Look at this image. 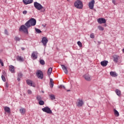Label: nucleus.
I'll list each match as a JSON object with an SVG mask.
<instances>
[{
  "label": "nucleus",
  "mask_w": 124,
  "mask_h": 124,
  "mask_svg": "<svg viewBox=\"0 0 124 124\" xmlns=\"http://www.w3.org/2000/svg\"><path fill=\"white\" fill-rule=\"evenodd\" d=\"M35 25H36V20L33 18H31L25 24V26L27 28H31V26H35Z\"/></svg>",
  "instance_id": "1"
},
{
  "label": "nucleus",
  "mask_w": 124,
  "mask_h": 124,
  "mask_svg": "<svg viewBox=\"0 0 124 124\" xmlns=\"http://www.w3.org/2000/svg\"><path fill=\"white\" fill-rule=\"evenodd\" d=\"M61 65L65 74H68V70L67 69H69L70 70H71L70 67H71L72 64L67 63L64 65L61 64Z\"/></svg>",
  "instance_id": "2"
},
{
  "label": "nucleus",
  "mask_w": 124,
  "mask_h": 124,
  "mask_svg": "<svg viewBox=\"0 0 124 124\" xmlns=\"http://www.w3.org/2000/svg\"><path fill=\"white\" fill-rule=\"evenodd\" d=\"M74 5L78 9H82L83 8V3L80 0H77L74 3Z\"/></svg>",
  "instance_id": "3"
},
{
  "label": "nucleus",
  "mask_w": 124,
  "mask_h": 124,
  "mask_svg": "<svg viewBox=\"0 0 124 124\" xmlns=\"http://www.w3.org/2000/svg\"><path fill=\"white\" fill-rule=\"evenodd\" d=\"M29 28H28L26 25H21L19 28V31H23V32L29 33L28 31V29Z\"/></svg>",
  "instance_id": "4"
},
{
  "label": "nucleus",
  "mask_w": 124,
  "mask_h": 124,
  "mask_svg": "<svg viewBox=\"0 0 124 124\" xmlns=\"http://www.w3.org/2000/svg\"><path fill=\"white\" fill-rule=\"evenodd\" d=\"M34 6L36 9H37V10H41V9H43V6H42L40 3L37 2H35L34 3Z\"/></svg>",
  "instance_id": "5"
},
{
  "label": "nucleus",
  "mask_w": 124,
  "mask_h": 124,
  "mask_svg": "<svg viewBox=\"0 0 124 124\" xmlns=\"http://www.w3.org/2000/svg\"><path fill=\"white\" fill-rule=\"evenodd\" d=\"M42 110L43 112L45 113H47V114H52L53 112H52V110L48 107H46L44 108H42Z\"/></svg>",
  "instance_id": "6"
},
{
  "label": "nucleus",
  "mask_w": 124,
  "mask_h": 124,
  "mask_svg": "<svg viewBox=\"0 0 124 124\" xmlns=\"http://www.w3.org/2000/svg\"><path fill=\"white\" fill-rule=\"evenodd\" d=\"M36 75L39 79H43V72L41 70H38L36 73Z\"/></svg>",
  "instance_id": "7"
},
{
  "label": "nucleus",
  "mask_w": 124,
  "mask_h": 124,
  "mask_svg": "<svg viewBox=\"0 0 124 124\" xmlns=\"http://www.w3.org/2000/svg\"><path fill=\"white\" fill-rule=\"evenodd\" d=\"M48 39L46 37H44L42 38L41 42L45 47L47 46V43H48Z\"/></svg>",
  "instance_id": "8"
},
{
  "label": "nucleus",
  "mask_w": 124,
  "mask_h": 124,
  "mask_svg": "<svg viewBox=\"0 0 124 124\" xmlns=\"http://www.w3.org/2000/svg\"><path fill=\"white\" fill-rule=\"evenodd\" d=\"M78 103L77 104V105L78 107H82L83 105H84V101H83V100L80 99H78L77 100Z\"/></svg>",
  "instance_id": "9"
},
{
  "label": "nucleus",
  "mask_w": 124,
  "mask_h": 124,
  "mask_svg": "<svg viewBox=\"0 0 124 124\" xmlns=\"http://www.w3.org/2000/svg\"><path fill=\"white\" fill-rule=\"evenodd\" d=\"M94 0H92L89 2V7L90 9H93V7L94 6Z\"/></svg>",
  "instance_id": "10"
},
{
  "label": "nucleus",
  "mask_w": 124,
  "mask_h": 124,
  "mask_svg": "<svg viewBox=\"0 0 124 124\" xmlns=\"http://www.w3.org/2000/svg\"><path fill=\"white\" fill-rule=\"evenodd\" d=\"M83 77L86 81H91L92 80V76H90L88 74L84 75Z\"/></svg>",
  "instance_id": "11"
},
{
  "label": "nucleus",
  "mask_w": 124,
  "mask_h": 124,
  "mask_svg": "<svg viewBox=\"0 0 124 124\" xmlns=\"http://www.w3.org/2000/svg\"><path fill=\"white\" fill-rule=\"evenodd\" d=\"M31 58L32 60H36L37 59V52L33 51L31 54Z\"/></svg>",
  "instance_id": "12"
},
{
  "label": "nucleus",
  "mask_w": 124,
  "mask_h": 124,
  "mask_svg": "<svg viewBox=\"0 0 124 124\" xmlns=\"http://www.w3.org/2000/svg\"><path fill=\"white\" fill-rule=\"evenodd\" d=\"M97 22L99 24H105L106 23V19L103 18H100L97 19Z\"/></svg>",
  "instance_id": "13"
},
{
  "label": "nucleus",
  "mask_w": 124,
  "mask_h": 124,
  "mask_svg": "<svg viewBox=\"0 0 124 124\" xmlns=\"http://www.w3.org/2000/svg\"><path fill=\"white\" fill-rule=\"evenodd\" d=\"M26 83L29 85V86H31V87H35V85H34V82L31 80H27Z\"/></svg>",
  "instance_id": "14"
},
{
  "label": "nucleus",
  "mask_w": 124,
  "mask_h": 124,
  "mask_svg": "<svg viewBox=\"0 0 124 124\" xmlns=\"http://www.w3.org/2000/svg\"><path fill=\"white\" fill-rule=\"evenodd\" d=\"M113 60L115 62H119V60L121 59L120 56L118 55H113Z\"/></svg>",
  "instance_id": "15"
},
{
  "label": "nucleus",
  "mask_w": 124,
  "mask_h": 124,
  "mask_svg": "<svg viewBox=\"0 0 124 124\" xmlns=\"http://www.w3.org/2000/svg\"><path fill=\"white\" fill-rule=\"evenodd\" d=\"M9 69L11 73H15V67L14 66L11 65L9 66Z\"/></svg>",
  "instance_id": "16"
},
{
  "label": "nucleus",
  "mask_w": 124,
  "mask_h": 124,
  "mask_svg": "<svg viewBox=\"0 0 124 124\" xmlns=\"http://www.w3.org/2000/svg\"><path fill=\"white\" fill-rule=\"evenodd\" d=\"M24 4H30L33 2V0H23Z\"/></svg>",
  "instance_id": "17"
},
{
  "label": "nucleus",
  "mask_w": 124,
  "mask_h": 124,
  "mask_svg": "<svg viewBox=\"0 0 124 124\" xmlns=\"http://www.w3.org/2000/svg\"><path fill=\"white\" fill-rule=\"evenodd\" d=\"M115 92L118 96H121L122 95V92L120 91V90L116 89Z\"/></svg>",
  "instance_id": "18"
},
{
  "label": "nucleus",
  "mask_w": 124,
  "mask_h": 124,
  "mask_svg": "<svg viewBox=\"0 0 124 124\" xmlns=\"http://www.w3.org/2000/svg\"><path fill=\"white\" fill-rule=\"evenodd\" d=\"M16 60L17 61H18V62H24V58H23L22 56H17Z\"/></svg>",
  "instance_id": "19"
},
{
  "label": "nucleus",
  "mask_w": 124,
  "mask_h": 124,
  "mask_svg": "<svg viewBox=\"0 0 124 124\" xmlns=\"http://www.w3.org/2000/svg\"><path fill=\"white\" fill-rule=\"evenodd\" d=\"M19 111L21 115H25V113H26V109H25L24 108H20L19 109Z\"/></svg>",
  "instance_id": "20"
},
{
  "label": "nucleus",
  "mask_w": 124,
  "mask_h": 124,
  "mask_svg": "<svg viewBox=\"0 0 124 124\" xmlns=\"http://www.w3.org/2000/svg\"><path fill=\"white\" fill-rule=\"evenodd\" d=\"M110 75L112 77H117V76H118V75H117V73H116V72H112V71L110 72Z\"/></svg>",
  "instance_id": "21"
},
{
  "label": "nucleus",
  "mask_w": 124,
  "mask_h": 124,
  "mask_svg": "<svg viewBox=\"0 0 124 124\" xmlns=\"http://www.w3.org/2000/svg\"><path fill=\"white\" fill-rule=\"evenodd\" d=\"M53 70V68L52 67H50L47 70V75L50 76L52 74V71Z\"/></svg>",
  "instance_id": "22"
},
{
  "label": "nucleus",
  "mask_w": 124,
  "mask_h": 124,
  "mask_svg": "<svg viewBox=\"0 0 124 124\" xmlns=\"http://www.w3.org/2000/svg\"><path fill=\"white\" fill-rule=\"evenodd\" d=\"M4 110L5 112H6L7 113H10V108L8 107H5Z\"/></svg>",
  "instance_id": "23"
},
{
  "label": "nucleus",
  "mask_w": 124,
  "mask_h": 124,
  "mask_svg": "<svg viewBox=\"0 0 124 124\" xmlns=\"http://www.w3.org/2000/svg\"><path fill=\"white\" fill-rule=\"evenodd\" d=\"M114 115L115 117H119L120 116V114L119 113V111H118L116 109H114Z\"/></svg>",
  "instance_id": "24"
},
{
  "label": "nucleus",
  "mask_w": 124,
  "mask_h": 124,
  "mask_svg": "<svg viewBox=\"0 0 124 124\" xmlns=\"http://www.w3.org/2000/svg\"><path fill=\"white\" fill-rule=\"evenodd\" d=\"M50 88H53V87H54V81H53V79L52 78L50 79Z\"/></svg>",
  "instance_id": "25"
},
{
  "label": "nucleus",
  "mask_w": 124,
  "mask_h": 124,
  "mask_svg": "<svg viewBox=\"0 0 124 124\" xmlns=\"http://www.w3.org/2000/svg\"><path fill=\"white\" fill-rule=\"evenodd\" d=\"M49 97L52 100H54L56 98V97L55 96V95L54 94H51L49 95Z\"/></svg>",
  "instance_id": "26"
},
{
  "label": "nucleus",
  "mask_w": 124,
  "mask_h": 124,
  "mask_svg": "<svg viewBox=\"0 0 124 124\" xmlns=\"http://www.w3.org/2000/svg\"><path fill=\"white\" fill-rule=\"evenodd\" d=\"M108 64V62H101L100 63L101 65H102V66H104V67L107 66Z\"/></svg>",
  "instance_id": "27"
},
{
  "label": "nucleus",
  "mask_w": 124,
  "mask_h": 124,
  "mask_svg": "<svg viewBox=\"0 0 124 124\" xmlns=\"http://www.w3.org/2000/svg\"><path fill=\"white\" fill-rule=\"evenodd\" d=\"M98 29L99 30V31H104V28L102 27L101 26H99L98 27Z\"/></svg>",
  "instance_id": "28"
},
{
  "label": "nucleus",
  "mask_w": 124,
  "mask_h": 124,
  "mask_svg": "<svg viewBox=\"0 0 124 124\" xmlns=\"http://www.w3.org/2000/svg\"><path fill=\"white\" fill-rule=\"evenodd\" d=\"M44 101L43 100H40L39 101V105H44Z\"/></svg>",
  "instance_id": "29"
},
{
  "label": "nucleus",
  "mask_w": 124,
  "mask_h": 124,
  "mask_svg": "<svg viewBox=\"0 0 124 124\" xmlns=\"http://www.w3.org/2000/svg\"><path fill=\"white\" fill-rule=\"evenodd\" d=\"M36 99L38 100V101H40V100H42V98L40 95H38L36 97Z\"/></svg>",
  "instance_id": "30"
},
{
  "label": "nucleus",
  "mask_w": 124,
  "mask_h": 124,
  "mask_svg": "<svg viewBox=\"0 0 124 124\" xmlns=\"http://www.w3.org/2000/svg\"><path fill=\"white\" fill-rule=\"evenodd\" d=\"M35 31H36V32H37V33H41V32H42L41 30L37 28L35 29Z\"/></svg>",
  "instance_id": "31"
},
{
  "label": "nucleus",
  "mask_w": 124,
  "mask_h": 124,
  "mask_svg": "<svg viewBox=\"0 0 124 124\" xmlns=\"http://www.w3.org/2000/svg\"><path fill=\"white\" fill-rule=\"evenodd\" d=\"M15 40L16 41H20V40H21V39L20 38H19L17 36H16L15 38Z\"/></svg>",
  "instance_id": "32"
},
{
  "label": "nucleus",
  "mask_w": 124,
  "mask_h": 124,
  "mask_svg": "<svg viewBox=\"0 0 124 124\" xmlns=\"http://www.w3.org/2000/svg\"><path fill=\"white\" fill-rule=\"evenodd\" d=\"M77 43H78V45L80 48L82 47V43H81V42L78 41Z\"/></svg>",
  "instance_id": "33"
},
{
  "label": "nucleus",
  "mask_w": 124,
  "mask_h": 124,
  "mask_svg": "<svg viewBox=\"0 0 124 124\" xmlns=\"http://www.w3.org/2000/svg\"><path fill=\"white\" fill-rule=\"evenodd\" d=\"M1 78H2V81H3V82H5V81H6V80L5 79V76L2 75Z\"/></svg>",
  "instance_id": "34"
},
{
  "label": "nucleus",
  "mask_w": 124,
  "mask_h": 124,
  "mask_svg": "<svg viewBox=\"0 0 124 124\" xmlns=\"http://www.w3.org/2000/svg\"><path fill=\"white\" fill-rule=\"evenodd\" d=\"M23 76V74L21 73H19L18 74V77L19 78H22V77Z\"/></svg>",
  "instance_id": "35"
},
{
  "label": "nucleus",
  "mask_w": 124,
  "mask_h": 124,
  "mask_svg": "<svg viewBox=\"0 0 124 124\" xmlns=\"http://www.w3.org/2000/svg\"><path fill=\"white\" fill-rule=\"evenodd\" d=\"M90 37H91V38H94V33H92L90 34Z\"/></svg>",
  "instance_id": "36"
},
{
  "label": "nucleus",
  "mask_w": 124,
  "mask_h": 124,
  "mask_svg": "<svg viewBox=\"0 0 124 124\" xmlns=\"http://www.w3.org/2000/svg\"><path fill=\"white\" fill-rule=\"evenodd\" d=\"M59 89H62V88H63L64 90H66L65 87L63 85H61L59 86Z\"/></svg>",
  "instance_id": "37"
},
{
  "label": "nucleus",
  "mask_w": 124,
  "mask_h": 124,
  "mask_svg": "<svg viewBox=\"0 0 124 124\" xmlns=\"http://www.w3.org/2000/svg\"><path fill=\"white\" fill-rule=\"evenodd\" d=\"M27 93H28V94H31V93H32L31 91L30 90H28L27 91Z\"/></svg>",
  "instance_id": "38"
},
{
  "label": "nucleus",
  "mask_w": 124,
  "mask_h": 124,
  "mask_svg": "<svg viewBox=\"0 0 124 124\" xmlns=\"http://www.w3.org/2000/svg\"><path fill=\"white\" fill-rule=\"evenodd\" d=\"M4 33H5V34H6V35H8V31H7V30H5Z\"/></svg>",
  "instance_id": "39"
},
{
  "label": "nucleus",
  "mask_w": 124,
  "mask_h": 124,
  "mask_svg": "<svg viewBox=\"0 0 124 124\" xmlns=\"http://www.w3.org/2000/svg\"><path fill=\"white\" fill-rule=\"evenodd\" d=\"M3 76H5V75H6V73H5V71H2V75Z\"/></svg>",
  "instance_id": "40"
},
{
  "label": "nucleus",
  "mask_w": 124,
  "mask_h": 124,
  "mask_svg": "<svg viewBox=\"0 0 124 124\" xmlns=\"http://www.w3.org/2000/svg\"><path fill=\"white\" fill-rule=\"evenodd\" d=\"M9 86H8V83L6 82V84H5V88L7 89V88H8Z\"/></svg>",
  "instance_id": "41"
},
{
  "label": "nucleus",
  "mask_w": 124,
  "mask_h": 124,
  "mask_svg": "<svg viewBox=\"0 0 124 124\" xmlns=\"http://www.w3.org/2000/svg\"><path fill=\"white\" fill-rule=\"evenodd\" d=\"M27 13H28V11H24L23 12V14L26 15V14H27Z\"/></svg>",
  "instance_id": "42"
},
{
  "label": "nucleus",
  "mask_w": 124,
  "mask_h": 124,
  "mask_svg": "<svg viewBox=\"0 0 124 124\" xmlns=\"http://www.w3.org/2000/svg\"><path fill=\"white\" fill-rule=\"evenodd\" d=\"M112 3L116 5V1L115 0H112Z\"/></svg>",
  "instance_id": "43"
},
{
  "label": "nucleus",
  "mask_w": 124,
  "mask_h": 124,
  "mask_svg": "<svg viewBox=\"0 0 124 124\" xmlns=\"http://www.w3.org/2000/svg\"><path fill=\"white\" fill-rule=\"evenodd\" d=\"M40 62H45L44 60H41L40 61Z\"/></svg>",
  "instance_id": "44"
},
{
  "label": "nucleus",
  "mask_w": 124,
  "mask_h": 124,
  "mask_svg": "<svg viewBox=\"0 0 124 124\" xmlns=\"http://www.w3.org/2000/svg\"><path fill=\"white\" fill-rule=\"evenodd\" d=\"M101 62H108V61H104Z\"/></svg>",
  "instance_id": "45"
},
{
  "label": "nucleus",
  "mask_w": 124,
  "mask_h": 124,
  "mask_svg": "<svg viewBox=\"0 0 124 124\" xmlns=\"http://www.w3.org/2000/svg\"><path fill=\"white\" fill-rule=\"evenodd\" d=\"M40 64H42V65H44V64H45V62H40Z\"/></svg>",
  "instance_id": "46"
},
{
  "label": "nucleus",
  "mask_w": 124,
  "mask_h": 124,
  "mask_svg": "<svg viewBox=\"0 0 124 124\" xmlns=\"http://www.w3.org/2000/svg\"><path fill=\"white\" fill-rule=\"evenodd\" d=\"M17 80V81H20V80H21V78L18 77Z\"/></svg>",
  "instance_id": "47"
},
{
  "label": "nucleus",
  "mask_w": 124,
  "mask_h": 124,
  "mask_svg": "<svg viewBox=\"0 0 124 124\" xmlns=\"http://www.w3.org/2000/svg\"><path fill=\"white\" fill-rule=\"evenodd\" d=\"M1 66H4L3 62H0Z\"/></svg>",
  "instance_id": "48"
},
{
  "label": "nucleus",
  "mask_w": 124,
  "mask_h": 124,
  "mask_svg": "<svg viewBox=\"0 0 124 124\" xmlns=\"http://www.w3.org/2000/svg\"><path fill=\"white\" fill-rule=\"evenodd\" d=\"M21 50H22V51H24V50H25V48L24 47H21Z\"/></svg>",
  "instance_id": "49"
},
{
  "label": "nucleus",
  "mask_w": 124,
  "mask_h": 124,
  "mask_svg": "<svg viewBox=\"0 0 124 124\" xmlns=\"http://www.w3.org/2000/svg\"><path fill=\"white\" fill-rule=\"evenodd\" d=\"M122 52H123V53H124V48H123V49H122Z\"/></svg>",
  "instance_id": "50"
},
{
  "label": "nucleus",
  "mask_w": 124,
  "mask_h": 124,
  "mask_svg": "<svg viewBox=\"0 0 124 124\" xmlns=\"http://www.w3.org/2000/svg\"><path fill=\"white\" fill-rule=\"evenodd\" d=\"M0 62H2L1 59H0Z\"/></svg>",
  "instance_id": "51"
},
{
  "label": "nucleus",
  "mask_w": 124,
  "mask_h": 124,
  "mask_svg": "<svg viewBox=\"0 0 124 124\" xmlns=\"http://www.w3.org/2000/svg\"><path fill=\"white\" fill-rule=\"evenodd\" d=\"M67 92H70V90H67Z\"/></svg>",
  "instance_id": "52"
},
{
  "label": "nucleus",
  "mask_w": 124,
  "mask_h": 124,
  "mask_svg": "<svg viewBox=\"0 0 124 124\" xmlns=\"http://www.w3.org/2000/svg\"><path fill=\"white\" fill-rule=\"evenodd\" d=\"M105 27H106V25H105Z\"/></svg>",
  "instance_id": "53"
}]
</instances>
